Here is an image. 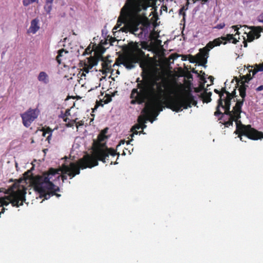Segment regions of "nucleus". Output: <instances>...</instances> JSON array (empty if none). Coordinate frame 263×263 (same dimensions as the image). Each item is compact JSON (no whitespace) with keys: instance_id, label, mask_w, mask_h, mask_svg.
<instances>
[{"instance_id":"1","label":"nucleus","mask_w":263,"mask_h":263,"mask_svg":"<svg viewBox=\"0 0 263 263\" xmlns=\"http://www.w3.org/2000/svg\"><path fill=\"white\" fill-rule=\"evenodd\" d=\"M166 87V82L142 81L138 85V88L132 90L130 98L131 104H142L146 103L142 112L145 114L152 123L156 120L160 111H162L163 105L177 112L196 106L197 101L195 97L190 92L179 96L164 97V89Z\"/></svg>"},{"instance_id":"2","label":"nucleus","mask_w":263,"mask_h":263,"mask_svg":"<svg viewBox=\"0 0 263 263\" xmlns=\"http://www.w3.org/2000/svg\"><path fill=\"white\" fill-rule=\"evenodd\" d=\"M151 6V0H127L121 9L118 23H127L130 33L143 38L150 26L145 11Z\"/></svg>"},{"instance_id":"3","label":"nucleus","mask_w":263,"mask_h":263,"mask_svg":"<svg viewBox=\"0 0 263 263\" xmlns=\"http://www.w3.org/2000/svg\"><path fill=\"white\" fill-rule=\"evenodd\" d=\"M60 170L50 168L48 171L45 172L42 175L33 176L28 171L24 174L26 179H29L34 190L37 192L41 197L45 199H49L51 196H56L60 197L61 195L57 192L60 191L59 187L55 186L52 181L55 178H59Z\"/></svg>"},{"instance_id":"4","label":"nucleus","mask_w":263,"mask_h":263,"mask_svg":"<svg viewBox=\"0 0 263 263\" xmlns=\"http://www.w3.org/2000/svg\"><path fill=\"white\" fill-rule=\"evenodd\" d=\"M107 137L104 136L103 134H101L98 136L97 142H94L95 145L93 149V155L86 154L83 158L79 159V164L82 170L87 167L92 168L98 165V161H101L103 163L109 162V156L114 157L118 155L119 156V153L112 148H108L105 144H102ZM113 162L110 161V164H112Z\"/></svg>"},{"instance_id":"5","label":"nucleus","mask_w":263,"mask_h":263,"mask_svg":"<svg viewBox=\"0 0 263 263\" xmlns=\"http://www.w3.org/2000/svg\"><path fill=\"white\" fill-rule=\"evenodd\" d=\"M5 193L8 195L0 197V207H2L0 215L7 210L4 206H7L11 203L13 206L19 207L23 204V202L26 200V192L21 189L19 184L17 183L13 184Z\"/></svg>"},{"instance_id":"6","label":"nucleus","mask_w":263,"mask_h":263,"mask_svg":"<svg viewBox=\"0 0 263 263\" xmlns=\"http://www.w3.org/2000/svg\"><path fill=\"white\" fill-rule=\"evenodd\" d=\"M234 109V115H228L229 120L228 121L224 122L223 124L225 127H228L230 126H232L233 121L236 123V130L234 133L238 135V137L240 138L241 141H242V136H246L248 128H250V125H246L243 124L241 121L239 120L240 118V114L242 111Z\"/></svg>"},{"instance_id":"7","label":"nucleus","mask_w":263,"mask_h":263,"mask_svg":"<svg viewBox=\"0 0 263 263\" xmlns=\"http://www.w3.org/2000/svg\"><path fill=\"white\" fill-rule=\"evenodd\" d=\"M80 168H82L80 167L79 164V160L78 162H70L69 165L63 164L62 165V170L60 169H57L58 170H60V172H62L63 174L61 176L62 179L63 181L67 179V176L66 175H68L70 179L74 177L76 175H79L80 173ZM59 176H60L59 175ZM60 176H59L60 177Z\"/></svg>"},{"instance_id":"8","label":"nucleus","mask_w":263,"mask_h":263,"mask_svg":"<svg viewBox=\"0 0 263 263\" xmlns=\"http://www.w3.org/2000/svg\"><path fill=\"white\" fill-rule=\"evenodd\" d=\"M188 57V60L192 63H198L199 65L205 67L208 58V50L205 48H202L199 50V52L195 56L191 54L184 55Z\"/></svg>"},{"instance_id":"9","label":"nucleus","mask_w":263,"mask_h":263,"mask_svg":"<svg viewBox=\"0 0 263 263\" xmlns=\"http://www.w3.org/2000/svg\"><path fill=\"white\" fill-rule=\"evenodd\" d=\"M39 112L37 109L29 108L26 112L21 114L23 125L26 127H29L31 123L37 118Z\"/></svg>"},{"instance_id":"10","label":"nucleus","mask_w":263,"mask_h":263,"mask_svg":"<svg viewBox=\"0 0 263 263\" xmlns=\"http://www.w3.org/2000/svg\"><path fill=\"white\" fill-rule=\"evenodd\" d=\"M246 136L250 139L257 140L263 138V133L258 131L256 129L252 127L251 125H250V128H248Z\"/></svg>"},{"instance_id":"11","label":"nucleus","mask_w":263,"mask_h":263,"mask_svg":"<svg viewBox=\"0 0 263 263\" xmlns=\"http://www.w3.org/2000/svg\"><path fill=\"white\" fill-rule=\"evenodd\" d=\"M233 29H234L235 31H236L237 32L234 35L233 34H228L226 36H223V40L224 41L223 44L224 45L227 44V42H228L229 43H232L234 44H237V42H239V41L234 37L236 34L239 35V32H238V29H239V27H238V25L233 26L232 27Z\"/></svg>"},{"instance_id":"12","label":"nucleus","mask_w":263,"mask_h":263,"mask_svg":"<svg viewBox=\"0 0 263 263\" xmlns=\"http://www.w3.org/2000/svg\"><path fill=\"white\" fill-rule=\"evenodd\" d=\"M231 100L224 98L223 99V102H224V105L223 104L222 106H221L222 108H223L224 109V115H234V107L233 108V109L232 111L230 110V106H231Z\"/></svg>"},{"instance_id":"13","label":"nucleus","mask_w":263,"mask_h":263,"mask_svg":"<svg viewBox=\"0 0 263 263\" xmlns=\"http://www.w3.org/2000/svg\"><path fill=\"white\" fill-rule=\"evenodd\" d=\"M239 95L240 97L242 98V99L236 100V103L235 104V105L234 106V108L242 111L241 107L245 100V97L246 96V91H239Z\"/></svg>"},{"instance_id":"14","label":"nucleus","mask_w":263,"mask_h":263,"mask_svg":"<svg viewBox=\"0 0 263 263\" xmlns=\"http://www.w3.org/2000/svg\"><path fill=\"white\" fill-rule=\"evenodd\" d=\"M39 20L36 18L33 19L31 22V25L29 29V32L35 34L40 29L39 26Z\"/></svg>"},{"instance_id":"15","label":"nucleus","mask_w":263,"mask_h":263,"mask_svg":"<svg viewBox=\"0 0 263 263\" xmlns=\"http://www.w3.org/2000/svg\"><path fill=\"white\" fill-rule=\"evenodd\" d=\"M37 80L44 84H47L49 82V76L44 71H41L39 73L37 76Z\"/></svg>"},{"instance_id":"16","label":"nucleus","mask_w":263,"mask_h":263,"mask_svg":"<svg viewBox=\"0 0 263 263\" xmlns=\"http://www.w3.org/2000/svg\"><path fill=\"white\" fill-rule=\"evenodd\" d=\"M251 29V32L256 39H258L260 36V32L263 31V27L261 26H252Z\"/></svg>"},{"instance_id":"17","label":"nucleus","mask_w":263,"mask_h":263,"mask_svg":"<svg viewBox=\"0 0 263 263\" xmlns=\"http://www.w3.org/2000/svg\"><path fill=\"white\" fill-rule=\"evenodd\" d=\"M101 61L103 62L102 63V72L103 73L109 72L110 70L112 71L109 63H107V61H105L104 57H101Z\"/></svg>"},{"instance_id":"18","label":"nucleus","mask_w":263,"mask_h":263,"mask_svg":"<svg viewBox=\"0 0 263 263\" xmlns=\"http://www.w3.org/2000/svg\"><path fill=\"white\" fill-rule=\"evenodd\" d=\"M108 44H109V40L108 39H104V40H102L100 41L99 46V49L101 53H104L106 49L108 48V46L106 47H105V46L107 45Z\"/></svg>"},{"instance_id":"19","label":"nucleus","mask_w":263,"mask_h":263,"mask_svg":"<svg viewBox=\"0 0 263 263\" xmlns=\"http://www.w3.org/2000/svg\"><path fill=\"white\" fill-rule=\"evenodd\" d=\"M223 106V102L221 101V99H218L217 101V106L216 107V111L214 112V115L215 116H218L219 115H221V117L219 118V119H221L223 117L224 114H223L220 109L221 106Z\"/></svg>"},{"instance_id":"20","label":"nucleus","mask_w":263,"mask_h":263,"mask_svg":"<svg viewBox=\"0 0 263 263\" xmlns=\"http://www.w3.org/2000/svg\"><path fill=\"white\" fill-rule=\"evenodd\" d=\"M212 95L211 92H207L205 91L202 94H201V97L204 102L209 103L212 100L211 96Z\"/></svg>"},{"instance_id":"21","label":"nucleus","mask_w":263,"mask_h":263,"mask_svg":"<svg viewBox=\"0 0 263 263\" xmlns=\"http://www.w3.org/2000/svg\"><path fill=\"white\" fill-rule=\"evenodd\" d=\"M98 60L94 57H90L88 59L87 62L85 63L90 68H92L94 66L97 65Z\"/></svg>"},{"instance_id":"22","label":"nucleus","mask_w":263,"mask_h":263,"mask_svg":"<svg viewBox=\"0 0 263 263\" xmlns=\"http://www.w3.org/2000/svg\"><path fill=\"white\" fill-rule=\"evenodd\" d=\"M53 131V130L51 129L50 127H48L46 128H43V136H45L46 134H48V136L47 137V140L49 142L51 136H52V133Z\"/></svg>"},{"instance_id":"23","label":"nucleus","mask_w":263,"mask_h":263,"mask_svg":"<svg viewBox=\"0 0 263 263\" xmlns=\"http://www.w3.org/2000/svg\"><path fill=\"white\" fill-rule=\"evenodd\" d=\"M122 65H123L126 68L128 69H131L134 67L132 62L127 57H125V59L123 60Z\"/></svg>"},{"instance_id":"24","label":"nucleus","mask_w":263,"mask_h":263,"mask_svg":"<svg viewBox=\"0 0 263 263\" xmlns=\"http://www.w3.org/2000/svg\"><path fill=\"white\" fill-rule=\"evenodd\" d=\"M64 52H65V53H68V51H67L64 49H61L58 50V55L56 57V60L59 64H61L62 63V60H61V58L63 57V53Z\"/></svg>"},{"instance_id":"25","label":"nucleus","mask_w":263,"mask_h":263,"mask_svg":"<svg viewBox=\"0 0 263 263\" xmlns=\"http://www.w3.org/2000/svg\"><path fill=\"white\" fill-rule=\"evenodd\" d=\"M189 2L187 1L186 5L183 6L179 11V14L180 15H182L183 17V18L184 19V17L186 15L185 11L188 9V5H189Z\"/></svg>"},{"instance_id":"26","label":"nucleus","mask_w":263,"mask_h":263,"mask_svg":"<svg viewBox=\"0 0 263 263\" xmlns=\"http://www.w3.org/2000/svg\"><path fill=\"white\" fill-rule=\"evenodd\" d=\"M141 126L139 124H136V125L133 126L132 127V128H131V132L133 133L130 135V136L132 138H133L134 137V135H137L138 134V132L137 129H139L140 128H141Z\"/></svg>"},{"instance_id":"27","label":"nucleus","mask_w":263,"mask_h":263,"mask_svg":"<svg viewBox=\"0 0 263 263\" xmlns=\"http://www.w3.org/2000/svg\"><path fill=\"white\" fill-rule=\"evenodd\" d=\"M237 86H235V88ZM236 97H237V95L236 88H235L231 92H229V93H228V96H226L225 98L232 100V99H234Z\"/></svg>"},{"instance_id":"28","label":"nucleus","mask_w":263,"mask_h":263,"mask_svg":"<svg viewBox=\"0 0 263 263\" xmlns=\"http://www.w3.org/2000/svg\"><path fill=\"white\" fill-rule=\"evenodd\" d=\"M70 115V112L69 109H66L65 113L61 116V118L63 119L65 122H67L69 119L67 118L68 116Z\"/></svg>"},{"instance_id":"29","label":"nucleus","mask_w":263,"mask_h":263,"mask_svg":"<svg viewBox=\"0 0 263 263\" xmlns=\"http://www.w3.org/2000/svg\"><path fill=\"white\" fill-rule=\"evenodd\" d=\"M134 48L137 54L139 57H143L145 55L144 52L141 49H140L139 48V46L137 45H135V46L134 47Z\"/></svg>"},{"instance_id":"30","label":"nucleus","mask_w":263,"mask_h":263,"mask_svg":"<svg viewBox=\"0 0 263 263\" xmlns=\"http://www.w3.org/2000/svg\"><path fill=\"white\" fill-rule=\"evenodd\" d=\"M125 59V56H120L116 59L115 63L113 65V67L115 65L120 66L121 64H122L123 62V60Z\"/></svg>"},{"instance_id":"31","label":"nucleus","mask_w":263,"mask_h":263,"mask_svg":"<svg viewBox=\"0 0 263 263\" xmlns=\"http://www.w3.org/2000/svg\"><path fill=\"white\" fill-rule=\"evenodd\" d=\"M142 76L143 80H140L139 78H138L137 79L136 82H137L138 83H137L136 88H135V89L138 88V85L139 84L142 83V81H147V82H157L156 81H155V80H150L145 79V76H143L142 75Z\"/></svg>"},{"instance_id":"32","label":"nucleus","mask_w":263,"mask_h":263,"mask_svg":"<svg viewBox=\"0 0 263 263\" xmlns=\"http://www.w3.org/2000/svg\"><path fill=\"white\" fill-rule=\"evenodd\" d=\"M229 91L227 90L226 87H222L220 90V98H219V99H221V101L223 102V99L226 97V96H224V94H226V96H228V93H229Z\"/></svg>"},{"instance_id":"33","label":"nucleus","mask_w":263,"mask_h":263,"mask_svg":"<svg viewBox=\"0 0 263 263\" xmlns=\"http://www.w3.org/2000/svg\"><path fill=\"white\" fill-rule=\"evenodd\" d=\"M252 79V77L251 76L250 71L249 73L247 74L246 76H243L241 77V81L243 82L248 83L249 81Z\"/></svg>"},{"instance_id":"34","label":"nucleus","mask_w":263,"mask_h":263,"mask_svg":"<svg viewBox=\"0 0 263 263\" xmlns=\"http://www.w3.org/2000/svg\"><path fill=\"white\" fill-rule=\"evenodd\" d=\"M223 36L214 39L213 41L215 46H219L222 43Z\"/></svg>"},{"instance_id":"35","label":"nucleus","mask_w":263,"mask_h":263,"mask_svg":"<svg viewBox=\"0 0 263 263\" xmlns=\"http://www.w3.org/2000/svg\"><path fill=\"white\" fill-rule=\"evenodd\" d=\"M215 46L213 43V41H210L206 44V46L203 48H205L206 50H208L209 52L210 50L211 49L213 48Z\"/></svg>"},{"instance_id":"36","label":"nucleus","mask_w":263,"mask_h":263,"mask_svg":"<svg viewBox=\"0 0 263 263\" xmlns=\"http://www.w3.org/2000/svg\"><path fill=\"white\" fill-rule=\"evenodd\" d=\"M39 0H23V4L24 6H28V5L34 2H38Z\"/></svg>"},{"instance_id":"37","label":"nucleus","mask_w":263,"mask_h":263,"mask_svg":"<svg viewBox=\"0 0 263 263\" xmlns=\"http://www.w3.org/2000/svg\"><path fill=\"white\" fill-rule=\"evenodd\" d=\"M245 83L246 82H243V81H241V82H240L241 85L240 86V87L239 88V91H246V89H247V87H248V85H246Z\"/></svg>"},{"instance_id":"38","label":"nucleus","mask_w":263,"mask_h":263,"mask_svg":"<svg viewBox=\"0 0 263 263\" xmlns=\"http://www.w3.org/2000/svg\"><path fill=\"white\" fill-rule=\"evenodd\" d=\"M247 37L248 41L249 42L253 41L255 39L251 31L248 33Z\"/></svg>"},{"instance_id":"39","label":"nucleus","mask_w":263,"mask_h":263,"mask_svg":"<svg viewBox=\"0 0 263 263\" xmlns=\"http://www.w3.org/2000/svg\"><path fill=\"white\" fill-rule=\"evenodd\" d=\"M138 123L140 125L144 124L146 122V119L142 116H139L138 119Z\"/></svg>"},{"instance_id":"40","label":"nucleus","mask_w":263,"mask_h":263,"mask_svg":"<svg viewBox=\"0 0 263 263\" xmlns=\"http://www.w3.org/2000/svg\"><path fill=\"white\" fill-rule=\"evenodd\" d=\"M78 119L76 118L75 120H70L69 122H68L66 125L67 127H71L73 126L74 124L76 122V120H77Z\"/></svg>"},{"instance_id":"41","label":"nucleus","mask_w":263,"mask_h":263,"mask_svg":"<svg viewBox=\"0 0 263 263\" xmlns=\"http://www.w3.org/2000/svg\"><path fill=\"white\" fill-rule=\"evenodd\" d=\"M133 140V138H132V139L130 140H128L127 141H125L124 140H121L119 144L117 146V148L120 146L121 144H124L125 142L126 143L127 145H128L130 143V142Z\"/></svg>"},{"instance_id":"42","label":"nucleus","mask_w":263,"mask_h":263,"mask_svg":"<svg viewBox=\"0 0 263 263\" xmlns=\"http://www.w3.org/2000/svg\"><path fill=\"white\" fill-rule=\"evenodd\" d=\"M226 26V24L224 23H222L219 24L217 25L216 26L214 27V28L218 29H221L223 28Z\"/></svg>"},{"instance_id":"43","label":"nucleus","mask_w":263,"mask_h":263,"mask_svg":"<svg viewBox=\"0 0 263 263\" xmlns=\"http://www.w3.org/2000/svg\"><path fill=\"white\" fill-rule=\"evenodd\" d=\"M108 37H109V39H108L109 42V45H113L114 43L117 41L115 37H113L109 36H108Z\"/></svg>"},{"instance_id":"44","label":"nucleus","mask_w":263,"mask_h":263,"mask_svg":"<svg viewBox=\"0 0 263 263\" xmlns=\"http://www.w3.org/2000/svg\"><path fill=\"white\" fill-rule=\"evenodd\" d=\"M92 68H90V66H88L87 65L86 63L84 64V67L83 68V71L86 73H88L90 69H91Z\"/></svg>"},{"instance_id":"45","label":"nucleus","mask_w":263,"mask_h":263,"mask_svg":"<svg viewBox=\"0 0 263 263\" xmlns=\"http://www.w3.org/2000/svg\"><path fill=\"white\" fill-rule=\"evenodd\" d=\"M75 123L76 124V127L78 128L79 126H81L84 125V121H83L82 120H81V121L77 122L76 121V122Z\"/></svg>"},{"instance_id":"46","label":"nucleus","mask_w":263,"mask_h":263,"mask_svg":"<svg viewBox=\"0 0 263 263\" xmlns=\"http://www.w3.org/2000/svg\"><path fill=\"white\" fill-rule=\"evenodd\" d=\"M53 2V0H46V5H48L49 4L50 5L48 6V8H49V10L48 11V12H49L50 11V9H51V4Z\"/></svg>"},{"instance_id":"47","label":"nucleus","mask_w":263,"mask_h":263,"mask_svg":"<svg viewBox=\"0 0 263 263\" xmlns=\"http://www.w3.org/2000/svg\"><path fill=\"white\" fill-rule=\"evenodd\" d=\"M257 20L259 22H261V23H263V13H261L260 14H259L257 17Z\"/></svg>"},{"instance_id":"48","label":"nucleus","mask_w":263,"mask_h":263,"mask_svg":"<svg viewBox=\"0 0 263 263\" xmlns=\"http://www.w3.org/2000/svg\"><path fill=\"white\" fill-rule=\"evenodd\" d=\"M200 72L202 73L203 74L200 77V79L201 81H203V83H205L206 82L205 78L204 76V75H205V73L204 72H202V71H201Z\"/></svg>"},{"instance_id":"49","label":"nucleus","mask_w":263,"mask_h":263,"mask_svg":"<svg viewBox=\"0 0 263 263\" xmlns=\"http://www.w3.org/2000/svg\"><path fill=\"white\" fill-rule=\"evenodd\" d=\"M194 3L197 2V1H201V4H204L206 3L209 0H193Z\"/></svg>"},{"instance_id":"50","label":"nucleus","mask_w":263,"mask_h":263,"mask_svg":"<svg viewBox=\"0 0 263 263\" xmlns=\"http://www.w3.org/2000/svg\"><path fill=\"white\" fill-rule=\"evenodd\" d=\"M108 128H105L101 131V134H103L104 136H105L106 133L107 132Z\"/></svg>"},{"instance_id":"51","label":"nucleus","mask_w":263,"mask_h":263,"mask_svg":"<svg viewBox=\"0 0 263 263\" xmlns=\"http://www.w3.org/2000/svg\"><path fill=\"white\" fill-rule=\"evenodd\" d=\"M214 92H215L216 93L218 94L219 95V98H220V95H221V92H220V90H218V89H215L214 90Z\"/></svg>"},{"instance_id":"52","label":"nucleus","mask_w":263,"mask_h":263,"mask_svg":"<svg viewBox=\"0 0 263 263\" xmlns=\"http://www.w3.org/2000/svg\"><path fill=\"white\" fill-rule=\"evenodd\" d=\"M262 90H263V85H260L256 89L257 91H260Z\"/></svg>"},{"instance_id":"53","label":"nucleus","mask_w":263,"mask_h":263,"mask_svg":"<svg viewBox=\"0 0 263 263\" xmlns=\"http://www.w3.org/2000/svg\"><path fill=\"white\" fill-rule=\"evenodd\" d=\"M109 57H110V56H109V55H108V56H107V57H105V58H104V59L105 61H107V63H109V65H110V63H111V60H109L108 59V58H109Z\"/></svg>"},{"instance_id":"54","label":"nucleus","mask_w":263,"mask_h":263,"mask_svg":"<svg viewBox=\"0 0 263 263\" xmlns=\"http://www.w3.org/2000/svg\"><path fill=\"white\" fill-rule=\"evenodd\" d=\"M110 101H111V98L109 97L108 99H106L104 101V103L106 104V103H108V102H109Z\"/></svg>"},{"instance_id":"55","label":"nucleus","mask_w":263,"mask_h":263,"mask_svg":"<svg viewBox=\"0 0 263 263\" xmlns=\"http://www.w3.org/2000/svg\"><path fill=\"white\" fill-rule=\"evenodd\" d=\"M204 83H201L199 85V87L202 89H204Z\"/></svg>"},{"instance_id":"56","label":"nucleus","mask_w":263,"mask_h":263,"mask_svg":"<svg viewBox=\"0 0 263 263\" xmlns=\"http://www.w3.org/2000/svg\"><path fill=\"white\" fill-rule=\"evenodd\" d=\"M208 78L210 80L211 82L213 83V81L214 80V77L213 76H210Z\"/></svg>"},{"instance_id":"57","label":"nucleus","mask_w":263,"mask_h":263,"mask_svg":"<svg viewBox=\"0 0 263 263\" xmlns=\"http://www.w3.org/2000/svg\"><path fill=\"white\" fill-rule=\"evenodd\" d=\"M243 44H244V47H247V46H248V44H247V41H244L243 42Z\"/></svg>"},{"instance_id":"58","label":"nucleus","mask_w":263,"mask_h":263,"mask_svg":"<svg viewBox=\"0 0 263 263\" xmlns=\"http://www.w3.org/2000/svg\"><path fill=\"white\" fill-rule=\"evenodd\" d=\"M141 128H142V129H144V128H146V125L145 124V123H144V124L141 125Z\"/></svg>"},{"instance_id":"59","label":"nucleus","mask_w":263,"mask_h":263,"mask_svg":"<svg viewBox=\"0 0 263 263\" xmlns=\"http://www.w3.org/2000/svg\"><path fill=\"white\" fill-rule=\"evenodd\" d=\"M185 55H182V60H186L187 59H188V57H184Z\"/></svg>"},{"instance_id":"60","label":"nucleus","mask_w":263,"mask_h":263,"mask_svg":"<svg viewBox=\"0 0 263 263\" xmlns=\"http://www.w3.org/2000/svg\"><path fill=\"white\" fill-rule=\"evenodd\" d=\"M192 72H193V73H198L197 71V70H195V69H193L192 70Z\"/></svg>"},{"instance_id":"61","label":"nucleus","mask_w":263,"mask_h":263,"mask_svg":"<svg viewBox=\"0 0 263 263\" xmlns=\"http://www.w3.org/2000/svg\"><path fill=\"white\" fill-rule=\"evenodd\" d=\"M4 188H1V189H0V192H4Z\"/></svg>"},{"instance_id":"62","label":"nucleus","mask_w":263,"mask_h":263,"mask_svg":"<svg viewBox=\"0 0 263 263\" xmlns=\"http://www.w3.org/2000/svg\"><path fill=\"white\" fill-rule=\"evenodd\" d=\"M117 73L120 74V71L118 70L117 71Z\"/></svg>"},{"instance_id":"63","label":"nucleus","mask_w":263,"mask_h":263,"mask_svg":"<svg viewBox=\"0 0 263 263\" xmlns=\"http://www.w3.org/2000/svg\"><path fill=\"white\" fill-rule=\"evenodd\" d=\"M237 81V83H238V82H239V81H238V80H237V81ZM236 85H238V83H237Z\"/></svg>"},{"instance_id":"64","label":"nucleus","mask_w":263,"mask_h":263,"mask_svg":"<svg viewBox=\"0 0 263 263\" xmlns=\"http://www.w3.org/2000/svg\"><path fill=\"white\" fill-rule=\"evenodd\" d=\"M114 164H118V162H116Z\"/></svg>"}]
</instances>
